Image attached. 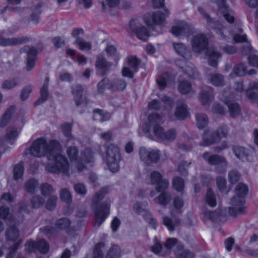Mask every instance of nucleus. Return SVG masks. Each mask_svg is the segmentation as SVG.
Wrapping results in <instances>:
<instances>
[{
    "label": "nucleus",
    "instance_id": "nucleus-11",
    "mask_svg": "<svg viewBox=\"0 0 258 258\" xmlns=\"http://www.w3.org/2000/svg\"><path fill=\"white\" fill-rule=\"evenodd\" d=\"M150 179L151 184L156 185L155 188L158 192L164 191L169 185L168 180L163 178L161 174L157 171L151 173Z\"/></svg>",
    "mask_w": 258,
    "mask_h": 258
},
{
    "label": "nucleus",
    "instance_id": "nucleus-45",
    "mask_svg": "<svg viewBox=\"0 0 258 258\" xmlns=\"http://www.w3.org/2000/svg\"><path fill=\"white\" fill-rule=\"evenodd\" d=\"M104 243L102 242L96 244L94 248L92 258H103Z\"/></svg>",
    "mask_w": 258,
    "mask_h": 258
},
{
    "label": "nucleus",
    "instance_id": "nucleus-9",
    "mask_svg": "<svg viewBox=\"0 0 258 258\" xmlns=\"http://www.w3.org/2000/svg\"><path fill=\"white\" fill-rule=\"evenodd\" d=\"M140 160L146 166L157 163L160 158V151L158 149H148L141 147L139 149Z\"/></svg>",
    "mask_w": 258,
    "mask_h": 258
},
{
    "label": "nucleus",
    "instance_id": "nucleus-43",
    "mask_svg": "<svg viewBox=\"0 0 258 258\" xmlns=\"http://www.w3.org/2000/svg\"><path fill=\"white\" fill-rule=\"evenodd\" d=\"M163 222L164 225L167 226L168 230L171 232H173L174 230L175 226H178L180 224V221L179 219H176L173 222L170 218L167 217H163Z\"/></svg>",
    "mask_w": 258,
    "mask_h": 258
},
{
    "label": "nucleus",
    "instance_id": "nucleus-59",
    "mask_svg": "<svg viewBox=\"0 0 258 258\" xmlns=\"http://www.w3.org/2000/svg\"><path fill=\"white\" fill-rule=\"evenodd\" d=\"M41 194L43 196H47L53 192L52 186L47 183H44L41 184L40 187Z\"/></svg>",
    "mask_w": 258,
    "mask_h": 258
},
{
    "label": "nucleus",
    "instance_id": "nucleus-26",
    "mask_svg": "<svg viewBox=\"0 0 258 258\" xmlns=\"http://www.w3.org/2000/svg\"><path fill=\"white\" fill-rule=\"evenodd\" d=\"M130 28L135 33L137 37L140 40L146 41L150 36L149 33L145 26H141L134 28L132 23H131Z\"/></svg>",
    "mask_w": 258,
    "mask_h": 258
},
{
    "label": "nucleus",
    "instance_id": "nucleus-36",
    "mask_svg": "<svg viewBox=\"0 0 258 258\" xmlns=\"http://www.w3.org/2000/svg\"><path fill=\"white\" fill-rule=\"evenodd\" d=\"M171 195L167 192H163L154 200L157 203L162 206H165L168 204L171 200Z\"/></svg>",
    "mask_w": 258,
    "mask_h": 258
},
{
    "label": "nucleus",
    "instance_id": "nucleus-13",
    "mask_svg": "<svg viewBox=\"0 0 258 258\" xmlns=\"http://www.w3.org/2000/svg\"><path fill=\"white\" fill-rule=\"evenodd\" d=\"M203 214L206 219L210 220L214 223H219L225 220L226 210L218 208L215 211L212 212L204 208Z\"/></svg>",
    "mask_w": 258,
    "mask_h": 258
},
{
    "label": "nucleus",
    "instance_id": "nucleus-22",
    "mask_svg": "<svg viewBox=\"0 0 258 258\" xmlns=\"http://www.w3.org/2000/svg\"><path fill=\"white\" fill-rule=\"evenodd\" d=\"M214 98L213 89L211 87H206L200 93V101L203 105L209 104Z\"/></svg>",
    "mask_w": 258,
    "mask_h": 258
},
{
    "label": "nucleus",
    "instance_id": "nucleus-27",
    "mask_svg": "<svg viewBox=\"0 0 258 258\" xmlns=\"http://www.w3.org/2000/svg\"><path fill=\"white\" fill-rule=\"evenodd\" d=\"M177 258H194V254L188 249H184L183 245H177L174 250Z\"/></svg>",
    "mask_w": 258,
    "mask_h": 258
},
{
    "label": "nucleus",
    "instance_id": "nucleus-19",
    "mask_svg": "<svg viewBox=\"0 0 258 258\" xmlns=\"http://www.w3.org/2000/svg\"><path fill=\"white\" fill-rule=\"evenodd\" d=\"M29 40L28 37L18 38H4L0 36V45L3 46H15L27 43Z\"/></svg>",
    "mask_w": 258,
    "mask_h": 258
},
{
    "label": "nucleus",
    "instance_id": "nucleus-37",
    "mask_svg": "<svg viewBox=\"0 0 258 258\" xmlns=\"http://www.w3.org/2000/svg\"><path fill=\"white\" fill-rule=\"evenodd\" d=\"M171 77L168 73L162 74L157 79V83L160 90H163L167 85L169 83Z\"/></svg>",
    "mask_w": 258,
    "mask_h": 258
},
{
    "label": "nucleus",
    "instance_id": "nucleus-38",
    "mask_svg": "<svg viewBox=\"0 0 258 258\" xmlns=\"http://www.w3.org/2000/svg\"><path fill=\"white\" fill-rule=\"evenodd\" d=\"M40 95L35 103V106L39 105L47 100L49 96L48 87L46 86H42L40 88Z\"/></svg>",
    "mask_w": 258,
    "mask_h": 258
},
{
    "label": "nucleus",
    "instance_id": "nucleus-62",
    "mask_svg": "<svg viewBox=\"0 0 258 258\" xmlns=\"http://www.w3.org/2000/svg\"><path fill=\"white\" fill-rule=\"evenodd\" d=\"M57 198L56 196H51L48 199L45 207L48 210H53L56 207Z\"/></svg>",
    "mask_w": 258,
    "mask_h": 258
},
{
    "label": "nucleus",
    "instance_id": "nucleus-25",
    "mask_svg": "<svg viewBox=\"0 0 258 258\" xmlns=\"http://www.w3.org/2000/svg\"><path fill=\"white\" fill-rule=\"evenodd\" d=\"M232 151L237 158L243 161L247 160V157L249 155L248 149L242 146H234L232 147Z\"/></svg>",
    "mask_w": 258,
    "mask_h": 258
},
{
    "label": "nucleus",
    "instance_id": "nucleus-3",
    "mask_svg": "<svg viewBox=\"0 0 258 258\" xmlns=\"http://www.w3.org/2000/svg\"><path fill=\"white\" fill-rule=\"evenodd\" d=\"M192 49L196 52H201L205 50V54L209 57V64L213 67L218 64V59L221 56L217 48L213 46L207 47L209 40L204 34L195 35L191 41Z\"/></svg>",
    "mask_w": 258,
    "mask_h": 258
},
{
    "label": "nucleus",
    "instance_id": "nucleus-20",
    "mask_svg": "<svg viewBox=\"0 0 258 258\" xmlns=\"http://www.w3.org/2000/svg\"><path fill=\"white\" fill-rule=\"evenodd\" d=\"M219 11L221 12L225 20L229 23L234 22L235 18L232 11H229L226 0H218Z\"/></svg>",
    "mask_w": 258,
    "mask_h": 258
},
{
    "label": "nucleus",
    "instance_id": "nucleus-30",
    "mask_svg": "<svg viewBox=\"0 0 258 258\" xmlns=\"http://www.w3.org/2000/svg\"><path fill=\"white\" fill-rule=\"evenodd\" d=\"M83 87L77 84L72 87V93L74 95V100L77 106H79L81 103L79 101L80 96L83 95L84 92Z\"/></svg>",
    "mask_w": 258,
    "mask_h": 258
},
{
    "label": "nucleus",
    "instance_id": "nucleus-40",
    "mask_svg": "<svg viewBox=\"0 0 258 258\" xmlns=\"http://www.w3.org/2000/svg\"><path fill=\"white\" fill-rule=\"evenodd\" d=\"M184 72L191 78L197 79L199 78V73L197 69L192 63H189L184 69Z\"/></svg>",
    "mask_w": 258,
    "mask_h": 258
},
{
    "label": "nucleus",
    "instance_id": "nucleus-53",
    "mask_svg": "<svg viewBox=\"0 0 258 258\" xmlns=\"http://www.w3.org/2000/svg\"><path fill=\"white\" fill-rule=\"evenodd\" d=\"M18 85V81L17 79L7 80L4 81L2 84V88L4 89L9 90L12 89Z\"/></svg>",
    "mask_w": 258,
    "mask_h": 258
},
{
    "label": "nucleus",
    "instance_id": "nucleus-21",
    "mask_svg": "<svg viewBox=\"0 0 258 258\" xmlns=\"http://www.w3.org/2000/svg\"><path fill=\"white\" fill-rule=\"evenodd\" d=\"M188 115L187 105L183 102H179L174 111L175 118L180 120H184Z\"/></svg>",
    "mask_w": 258,
    "mask_h": 258
},
{
    "label": "nucleus",
    "instance_id": "nucleus-55",
    "mask_svg": "<svg viewBox=\"0 0 258 258\" xmlns=\"http://www.w3.org/2000/svg\"><path fill=\"white\" fill-rule=\"evenodd\" d=\"M240 177V174L236 170H232L228 173V180L232 184L236 183L239 180Z\"/></svg>",
    "mask_w": 258,
    "mask_h": 258
},
{
    "label": "nucleus",
    "instance_id": "nucleus-23",
    "mask_svg": "<svg viewBox=\"0 0 258 258\" xmlns=\"http://www.w3.org/2000/svg\"><path fill=\"white\" fill-rule=\"evenodd\" d=\"M112 65L111 62L107 61L102 56H98L95 62L96 68L102 71V76L105 75L110 70Z\"/></svg>",
    "mask_w": 258,
    "mask_h": 258
},
{
    "label": "nucleus",
    "instance_id": "nucleus-28",
    "mask_svg": "<svg viewBox=\"0 0 258 258\" xmlns=\"http://www.w3.org/2000/svg\"><path fill=\"white\" fill-rule=\"evenodd\" d=\"M127 83L122 79H117L111 81L109 84V89L113 91H123L125 89Z\"/></svg>",
    "mask_w": 258,
    "mask_h": 258
},
{
    "label": "nucleus",
    "instance_id": "nucleus-44",
    "mask_svg": "<svg viewBox=\"0 0 258 258\" xmlns=\"http://www.w3.org/2000/svg\"><path fill=\"white\" fill-rule=\"evenodd\" d=\"M214 133L217 138V141H220L221 138L227 137L228 133V126L225 124H223L218 127Z\"/></svg>",
    "mask_w": 258,
    "mask_h": 258
},
{
    "label": "nucleus",
    "instance_id": "nucleus-58",
    "mask_svg": "<svg viewBox=\"0 0 258 258\" xmlns=\"http://www.w3.org/2000/svg\"><path fill=\"white\" fill-rule=\"evenodd\" d=\"M233 72L237 76H244L246 73V66L244 63L237 64L234 67Z\"/></svg>",
    "mask_w": 258,
    "mask_h": 258
},
{
    "label": "nucleus",
    "instance_id": "nucleus-46",
    "mask_svg": "<svg viewBox=\"0 0 258 258\" xmlns=\"http://www.w3.org/2000/svg\"><path fill=\"white\" fill-rule=\"evenodd\" d=\"M205 201L210 207H214L217 202L215 196L211 188H208L205 196Z\"/></svg>",
    "mask_w": 258,
    "mask_h": 258
},
{
    "label": "nucleus",
    "instance_id": "nucleus-7",
    "mask_svg": "<svg viewBox=\"0 0 258 258\" xmlns=\"http://www.w3.org/2000/svg\"><path fill=\"white\" fill-rule=\"evenodd\" d=\"M106 163L112 172H117L119 168V162L121 155L119 148L114 144H110L106 148Z\"/></svg>",
    "mask_w": 258,
    "mask_h": 258
},
{
    "label": "nucleus",
    "instance_id": "nucleus-47",
    "mask_svg": "<svg viewBox=\"0 0 258 258\" xmlns=\"http://www.w3.org/2000/svg\"><path fill=\"white\" fill-rule=\"evenodd\" d=\"M210 81L213 85L217 87L223 86L225 84L224 77L219 74L212 75Z\"/></svg>",
    "mask_w": 258,
    "mask_h": 258
},
{
    "label": "nucleus",
    "instance_id": "nucleus-1",
    "mask_svg": "<svg viewBox=\"0 0 258 258\" xmlns=\"http://www.w3.org/2000/svg\"><path fill=\"white\" fill-rule=\"evenodd\" d=\"M51 146L54 147L53 151L48 154V160H54V163H49L45 166V170L48 172L68 174L70 165L68 159L61 154L62 147L58 142H53Z\"/></svg>",
    "mask_w": 258,
    "mask_h": 258
},
{
    "label": "nucleus",
    "instance_id": "nucleus-50",
    "mask_svg": "<svg viewBox=\"0 0 258 258\" xmlns=\"http://www.w3.org/2000/svg\"><path fill=\"white\" fill-rule=\"evenodd\" d=\"M44 198L39 195L34 196L31 200V204L33 208L38 209L44 204Z\"/></svg>",
    "mask_w": 258,
    "mask_h": 258
},
{
    "label": "nucleus",
    "instance_id": "nucleus-60",
    "mask_svg": "<svg viewBox=\"0 0 258 258\" xmlns=\"http://www.w3.org/2000/svg\"><path fill=\"white\" fill-rule=\"evenodd\" d=\"M72 126V124L68 122L62 124L61 126V128L64 135L70 139L72 138L71 134Z\"/></svg>",
    "mask_w": 258,
    "mask_h": 258
},
{
    "label": "nucleus",
    "instance_id": "nucleus-63",
    "mask_svg": "<svg viewBox=\"0 0 258 258\" xmlns=\"http://www.w3.org/2000/svg\"><path fill=\"white\" fill-rule=\"evenodd\" d=\"M60 198L62 201L67 203H70L72 202L71 194L66 188L61 189L60 193Z\"/></svg>",
    "mask_w": 258,
    "mask_h": 258
},
{
    "label": "nucleus",
    "instance_id": "nucleus-54",
    "mask_svg": "<svg viewBox=\"0 0 258 258\" xmlns=\"http://www.w3.org/2000/svg\"><path fill=\"white\" fill-rule=\"evenodd\" d=\"M120 255V250L119 248L114 245L111 247L105 258H119Z\"/></svg>",
    "mask_w": 258,
    "mask_h": 258
},
{
    "label": "nucleus",
    "instance_id": "nucleus-35",
    "mask_svg": "<svg viewBox=\"0 0 258 258\" xmlns=\"http://www.w3.org/2000/svg\"><path fill=\"white\" fill-rule=\"evenodd\" d=\"M38 181L34 178H31L26 181L24 183V189L26 191L33 194L38 185Z\"/></svg>",
    "mask_w": 258,
    "mask_h": 258
},
{
    "label": "nucleus",
    "instance_id": "nucleus-5",
    "mask_svg": "<svg viewBox=\"0 0 258 258\" xmlns=\"http://www.w3.org/2000/svg\"><path fill=\"white\" fill-rule=\"evenodd\" d=\"M53 142H57L56 140H51L47 144L46 140L43 138H38L33 141L29 148V153L35 157H42L46 156L48 158L49 153L53 151V146H51Z\"/></svg>",
    "mask_w": 258,
    "mask_h": 258
},
{
    "label": "nucleus",
    "instance_id": "nucleus-29",
    "mask_svg": "<svg viewBox=\"0 0 258 258\" xmlns=\"http://www.w3.org/2000/svg\"><path fill=\"white\" fill-rule=\"evenodd\" d=\"M15 108L13 106H10L8 108L0 119V127H5L9 122L14 112Z\"/></svg>",
    "mask_w": 258,
    "mask_h": 258
},
{
    "label": "nucleus",
    "instance_id": "nucleus-51",
    "mask_svg": "<svg viewBox=\"0 0 258 258\" xmlns=\"http://www.w3.org/2000/svg\"><path fill=\"white\" fill-rule=\"evenodd\" d=\"M75 43L78 45L79 48L81 50H90L91 48V44L89 42H86L83 38L77 37Z\"/></svg>",
    "mask_w": 258,
    "mask_h": 258
},
{
    "label": "nucleus",
    "instance_id": "nucleus-15",
    "mask_svg": "<svg viewBox=\"0 0 258 258\" xmlns=\"http://www.w3.org/2000/svg\"><path fill=\"white\" fill-rule=\"evenodd\" d=\"M93 159V154L91 149L87 148L81 152V156L75 163V166L79 172H81L86 168L85 163H91Z\"/></svg>",
    "mask_w": 258,
    "mask_h": 258
},
{
    "label": "nucleus",
    "instance_id": "nucleus-32",
    "mask_svg": "<svg viewBox=\"0 0 258 258\" xmlns=\"http://www.w3.org/2000/svg\"><path fill=\"white\" fill-rule=\"evenodd\" d=\"M209 132L205 131V134L203 137V141L200 143V145L202 146H208L213 144L217 141V138L214 133L211 134L209 136Z\"/></svg>",
    "mask_w": 258,
    "mask_h": 258
},
{
    "label": "nucleus",
    "instance_id": "nucleus-24",
    "mask_svg": "<svg viewBox=\"0 0 258 258\" xmlns=\"http://www.w3.org/2000/svg\"><path fill=\"white\" fill-rule=\"evenodd\" d=\"M176 52L186 60H189L191 58V53L189 49L187 48L183 43H172Z\"/></svg>",
    "mask_w": 258,
    "mask_h": 258
},
{
    "label": "nucleus",
    "instance_id": "nucleus-61",
    "mask_svg": "<svg viewBox=\"0 0 258 258\" xmlns=\"http://www.w3.org/2000/svg\"><path fill=\"white\" fill-rule=\"evenodd\" d=\"M155 243L151 247V251L156 254L160 255H163L164 253H162V245L160 242L157 241V238H155Z\"/></svg>",
    "mask_w": 258,
    "mask_h": 258
},
{
    "label": "nucleus",
    "instance_id": "nucleus-2",
    "mask_svg": "<svg viewBox=\"0 0 258 258\" xmlns=\"http://www.w3.org/2000/svg\"><path fill=\"white\" fill-rule=\"evenodd\" d=\"M108 192V188L107 187H103L98 192H97L92 198V208L94 214V226L100 227L109 214L110 202L105 201L102 203H99L104 198Z\"/></svg>",
    "mask_w": 258,
    "mask_h": 258
},
{
    "label": "nucleus",
    "instance_id": "nucleus-41",
    "mask_svg": "<svg viewBox=\"0 0 258 258\" xmlns=\"http://www.w3.org/2000/svg\"><path fill=\"white\" fill-rule=\"evenodd\" d=\"M18 136V132L16 128L9 127L7 128L6 134V139L11 144H13V140H15Z\"/></svg>",
    "mask_w": 258,
    "mask_h": 258
},
{
    "label": "nucleus",
    "instance_id": "nucleus-31",
    "mask_svg": "<svg viewBox=\"0 0 258 258\" xmlns=\"http://www.w3.org/2000/svg\"><path fill=\"white\" fill-rule=\"evenodd\" d=\"M227 105L231 117L235 118L240 114L241 108L238 103L235 102H228Z\"/></svg>",
    "mask_w": 258,
    "mask_h": 258
},
{
    "label": "nucleus",
    "instance_id": "nucleus-12",
    "mask_svg": "<svg viewBox=\"0 0 258 258\" xmlns=\"http://www.w3.org/2000/svg\"><path fill=\"white\" fill-rule=\"evenodd\" d=\"M26 249L30 252L38 250L41 254H46L48 252L49 245L46 240L41 239L37 242L28 241L26 243Z\"/></svg>",
    "mask_w": 258,
    "mask_h": 258
},
{
    "label": "nucleus",
    "instance_id": "nucleus-33",
    "mask_svg": "<svg viewBox=\"0 0 258 258\" xmlns=\"http://www.w3.org/2000/svg\"><path fill=\"white\" fill-rule=\"evenodd\" d=\"M19 236V231L15 226L10 227L6 231V238L7 240L15 241Z\"/></svg>",
    "mask_w": 258,
    "mask_h": 258
},
{
    "label": "nucleus",
    "instance_id": "nucleus-8",
    "mask_svg": "<svg viewBox=\"0 0 258 258\" xmlns=\"http://www.w3.org/2000/svg\"><path fill=\"white\" fill-rule=\"evenodd\" d=\"M202 157L209 165L217 166L215 171L218 173H223L226 171L228 162L224 157L218 154L211 155L210 153L206 152L202 155Z\"/></svg>",
    "mask_w": 258,
    "mask_h": 258
},
{
    "label": "nucleus",
    "instance_id": "nucleus-56",
    "mask_svg": "<svg viewBox=\"0 0 258 258\" xmlns=\"http://www.w3.org/2000/svg\"><path fill=\"white\" fill-rule=\"evenodd\" d=\"M24 173V167L20 164H16L13 170L14 179L16 180L21 178Z\"/></svg>",
    "mask_w": 258,
    "mask_h": 258
},
{
    "label": "nucleus",
    "instance_id": "nucleus-18",
    "mask_svg": "<svg viewBox=\"0 0 258 258\" xmlns=\"http://www.w3.org/2000/svg\"><path fill=\"white\" fill-rule=\"evenodd\" d=\"M21 51L27 53L26 70L29 71L35 66L37 50L34 47L30 48L28 46H25Z\"/></svg>",
    "mask_w": 258,
    "mask_h": 258
},
{
    "label": "nucleus",
    "instance_id": "nucleus-64",
    "mask_svg": "<svg viewBox=\"0 0 258 258\" xmlns=\"http://www.w3.org/2000/svg\"><path fill=\"white\" fill-rule=\"evenodd\" d=\"M190 163H187L185 161H181L178 165V170L179 172L182 175H186L187 174V168Z\"/></svg>",
    "mask_w": 258,
    "mask_h": 258
},
{
    "label": "nucleus",
    "instance_id": "nucleus-49",
    "mask_svg": "<svg viewBox=\"0 0 258 258\" xmlns=\"http://www.w3.org/2000/svg\"><path fill=\"white\" fill-rule=\"evenodd\" d=\"M178 90L182 94H186L191 90V84L186 80H183L179 82Z\"/></svg>",
    "mask_w": 258,
    "mask_h": 258
},
{
    "label": "nucleus",
    "instance_id": "nucleus-6",
    "mask_svg": "<svg viewBox=\"0 0 258 258\" xmlns=\"http://www.w3.org/2000/svg\"><path fill=\"white\" fill-rule=\"evenodd\" d=\"M162 119V116L157 113L150 114L148 116L149 122L146 124L143 129L145 133H150L152 130L156 140L159 142L163 141V136L164 134L163 128L160 125Z\"/></svg>",
    "mask_w": 258,
    "mask_h": 258
},
{
    "label": "nucleus",
    "instance_id": "nucleus-52",
    "mask_svg": "<svg viewBox=\"0 0 258 258\" xmlns=\"http://www.w3.org/2000/svg\"><path fill=\"white\" fill-rule=\"evenodd\" d=\"M177 136V132L174 128H171L167 131L166 132H164V136H163V141H167L169 142L173 141Z\"/></svg>",
    "mask_w": 258,
    "mask_h": 258
},
{
    "label": "nucleus",
    "instance_id": "nucleus-10",
    "mask_svg": "<svg viewBox=\"0 0 258 258\" xmlns=\"http://www.w3.org/2000/svg\"><path fill=\"white\" fill-rule=\"evenodd\" d=\"M198 11L207 20V23L208 26L212 29L215 31L216 33L219 35L221 39H226V36L224 34L223 30L225 27L219 21H215L211 18L202 8L199 7Z\"/></svg>",
    "mask_w": 258,
    "mask_h": 258
},
{
    "label": "nucleus",
    "instance_id": "nucleus-48",
    "mask_svg": "<svg viewBox=\"0 0 258 258\" xmlns=\"http://www.w3.org/2000/svg\"><path fill=\"white\" fill-rule=\"evenodd\" d=\"M67 154L71 161H75L76 163L77 161L79 159L78 158L79 154L78 149L75 146L68 147L67 149Z\"/></svg>",
    "mask_w": 258,
    "mask_h": 258
},
{
    "label": "nucleus",
    "instance_id": "nucleus-4",
    "mask_svg": "<svg viewBox=\"0 0 258 258\" xmlns=\"http://www.w3.org/2000/svg\"><path fill=\"white\" fill-rule=\"evenodd\" d=\"M235 190L237 196L232 198L230 203L232 207L228 208L229 214L232 217L246 213L243 198L247 195L248 188L246 184L239 183L236 186Z\"/></svg>",
    "mask_w": 258,
    "mask_h": 258
},
{
    "label": "nucleus",
    "instance_id": "nucleus-39",
    "mask_svg": "<svg viewBox=\"0 0 258 258\" xmlns=\"http://www.w3.org/2000/svg\"><path fill=\"white\" fill-rule=\"evenodd\" d=\"M197 125L199 128H203L208 123V116L204 113H198L196 115Z\"/></svg>",
    "mask_w": 258,
    "mask_h": 258
},
{
    "label": "nucleus",
    "instance_id": "nucleus-42",
    "mask_svg": "<svg viewBox=\"0 0 258 258\" xmlns=\"http://www.w3.org/2000/svg\"><path fill=\"white\" fill-rule=\"evenodd\" d=\"M71 221L68 218H62L57 220L55 224V227L61 230H68L70 227Z\"/></svg>",
    "mask_w": 258,
    "mask_h": 258
},
{
    "label": "nucleus",
    "instance_id": "nucleus-57",
    "mask_svg": "<svg viewBox=\"0 0 258 258\" xmlns=\"http://www.w3.org/2000/svg\"><path fill=\"white\" fill-rule=\"evenodd\" d=\"M172 183L174 188L177 191H180L184 188V182L183 179L181 177H176L174 178Z\"/></svg>",
    "mask_w": 258,
    "mask_h": 258
},
{
    "label": "nucleus",
    "instance_id": "nucleus-34",
    "mask_svg": "<svg viewBox=\"0 0 258 258\" xmlns=\"http://www.w3.org/2000/svg\"><path fill=\"white\" fill-rule=\"evenodd\" d=\"M174 209L170 211L172 216H175L176 214H180L182 212L181 208L183 206V201L182 199L179 197H175L173 200Z\"/></svg>",
    "mask_w": 258,
    "mask_h": 258
},
{
    "label": "nucleus",
    "instance_id": "nucleus-17",
    "mask_svg": "<svg viewBox=\"0 0 258 258\" xmlns=\"http://www.w3.org/2000/svg\"><path fill=\"white\" fill-rule=\"evenodd\" d=\"M165 15L161 11H157L152 14V15L145 16L144 21L147 26L152 27L154 25L162 24L165 21Z\"/></svg>",
    "mask_w": 258,
    "mask_h": 258
},
{
    "label": "nucleus",
    "instance_id": "nucleus-14",
    "mask_svg": "<svg viewBox=\"0 0 258 258\" xmlns=\"http://www.w3.org/2000/svg\"><path fill=\"white\" fill-rule=\"evenodd\" d=\"M141 61L136 56H130L128 58L127 63L128 67H124L121 71L123 77L132 79L134 74L138 71V67Z\"/></svg>",
    "mask_w": 258,
    "mask_h": 258
},
{
    "label": "nucleus",
    "instance_id": "nucleus-16",
    "mask_svg": "<svg viewBox=\"0 0 258 258\" xmlns=\"http://www.w3.org/2000/svg\"><path fill=\"white\" fill-rule=\"evenodd\" d=\"M171 32L175 36L180 35L188 36L194 32V28L191 24L181 22L178 25L173 26Z\"/></svg>",
    "mask_w": 258,
    "mask_h": 258
}]
</instances>
